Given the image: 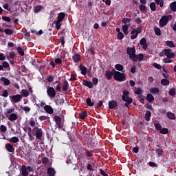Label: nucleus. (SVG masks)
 Returning <instances> with one entry per match:
<instances>
[{
    "label": "nucleus",
    "mask_w": 176,
    "mask_h": 176,
    "mask_svg": "<svg viewBox=\"0 0 176 176\" xmlns=\"http://www.w3.org/2000/svg\"><path fill=\"white\" fill-rule=\"evenodd\" d=\"M113 72H114L115 80H118V82H124L126 80V74L116 71L115 69H113Z\"/></svg>",
    "instance_id": "f257e3e1"
},
{
    "label": "nucleus",
    "mask_w": 176,
    "mask_h": 176,
    "mask_svg": "<svg viewBox=\"0 0 176 176\" xmlns=\"http://www.w3.org/2000/svg\"><path fill=\"white\" fill-rule=\"evenodd\" d=\"M170 20H173V15H163L159 21L160 27H166Z\"/></svg>",
    "instance_id": "f03ea898"
},
{
    "label": "nucleus",
    "mask_w": 176,
    "mask_h": 176,
    "mask_svg": "<svg viewBox=\"0 0 176 176\" xmlns=\"http://www.w3.org/2000/svg\"><path fill=\"white\" fill-rule=\"evenodd\" d=\"M130 21H131V19L130 18H123L122 19V23L124 25H122V31L124 35H129V27H130Z\"/></svg>",
    "instance_id": "7ed1b4c3"
},
{
    "label": "nucleus",
    "mask_w": 176,
    "mask_h": 176,
    "mask_svg": "<svg viewBox=\"0 0 176 176\" xmlns=\"http://www.w3.org/2000/svg\"><path fill=\"white\" fill-rule=\"evenodd\" d=\"M32 171H34V168H32V167L22 165L21 168V173L22 176H28L30 175L29 173H31Z\"/></svg>",
    "instance_id": "20e7f679"
},
{
    "label": "nucleus",
    "mask_w": 176,
    "mask_h": 176,
    "mask_svg": "<svg viewBox=\"0 0 176 176\" xmlns=\"http://www.w3.org/2000/svg\"><path fill=\"white\" fill-rule=\"evenodd\" d=\"M32 131H36L35 136L37 140H42V135H43V131L42 130V128L34 126Z\"/></svg>",
    "instance_id": "39448f33"
},
{
    "label": "nucleus",
    "mask_w": 176,
    "mask_h": 176,
    "mask_svg": "<svg viewBox=\"0 0 176 176\" xmlns=\"http://www.w3.org/2000/svg\"><path fill=\"white\" fill-rule=\"evenodd\" d=\"M47 94L50 98H54V97H56V91L53 87H47Z\"/></svg>",
    "instance_id": "423d86ee"
},
{
    "label": "nucleus",
    "mask_w": 176,
    "mask_h": 176,
    "mask_svg": "<svg viewBox=\"0 0 176 176\" xmlns=\"http://www.w3.org/2000/svg\"><path fill=\"white\" fill-rule=\"evenodd\" d=\"M163 52L168 58H174L175 57V54L172 52V50L170 48L164 49Z\"/></svg>",
    "instance_id": "0eeeda50"
},
{
    "label": "nucleus",
    "mask_w": 176,
    "mask_h": 176,
    "mask_svg": "<svg viewBox=\"0 0 176 176\" xmlns=\"http://www.w3.org/2000/svg\"><path fill=\"white\" fill-rule=\"evenodd\" d=\"M141 32V29H135V28H133L131 32V34H132L131 36V39H135L137 38V36H138V34H140Z\"/></svg>",
    "instance_id": "6e6552de"
},
{
    "label": "nucleus",
    "mask_w": 176,
    "mask_h": 176,
    "mask_svg": "<svg viewBox=\"0 0 176 176\" xmlns=\"http://www.w3.org/2000/svg\"><path fill=\"white\" fill-rule=\"evenodd\" d=\"M105 76L108 80H111L112 79V76L115 78V72H113V69L111 70H107L105 72Z\"/></svg>",
    "instance_id": "1a4fd4ad"
},
{
    "label": "nucleus",
    "mask_w": 176,
    "mask_h": 176,
    "mask_svg": "<svg viewBox=\"0 0 176 176\" xmlns=\"http://www.w3.org/2000/svg\"><path fill=\"white\" fill-rule=\"evenodd\" d=\"M10 97L14 102H19V101H21V98H23V96L20 94L13 95Z\"/></svg>",
    "instance_id": "9d476101"
},
{
    "label": "nucleus",
    "mask_w": 176,
    "mask_h": 176,
    "mask_svg": "<svg viewBox=\"0 0 176 176\" xmlns=\"http://www.w3.org/2000/svg\"><path fill=\"white\" fill-rule=\"evenodd\" d=\"M140 45L142 46V49H144V50H146V49H148V43H146V38H142L140 41Z\"/></svg>",
    "instance_id": "9b49d317"
},
{
    "label": "nucleus",
    "mask_w": 176,
    "mask_h": 176,
    "mask_svg": "<svg viewBox=\"0 0 176 176\" xmlns=\"http://www.w3.org/2000/svg\"><path fill=\"white\" fill-rule=\"evenodd\" d=\"M54 121L56 122V126H58V129H61V117L58 116H55L54 117Z\"/></svg>",
    "instance_id": "f8f14e48"
},
{
    "label": "nucleus",
    "mask_w": 176,
    "mask_h": 176,
    "mask_svg": "<svg viewBox=\"0 0 176 176\" xmlns=\"http://www.w3.org/2000/svg\"><path fill=\"white\" fill-rule=\"evenodd\" d=\"M108 104L109 109H115L118 107V102L116 100H110Z\"/></svg>",
    "instance_id": "ddd939ff"
},
{
    "label": "nucleus",
    "mask_w": 176,
    "mask_h": 176,
    "mask_svg": "<svg viewBox=\"0 0 176 176\" xmlns=\"http://www.w3.org/2000/svg\"><path fill=\"white\" fill-rule=\"evenodd\" d=\"M44 109L47 113H49L50 115H52L54 112V109H53V107L50 105H45L44 107Z\"/></svg>",
    "instance_id": "4468645a"
},
{
    "label": "nucleus",
    "mask_w": 176,
    "mask_h": 176,
    "mask_svg": "<svg viewBox=\"0 0 176 176\" xmlns=\"http://www.w3.org/2000/svg\"><path fill=\"white\" fill-rule=\"evenodd\" d=\"M134 53H135V47H128L126 48V54H128V56H131L132 54H134Z\"/></svg>",
    "instance_id": "2eb2a0df"
},
{
    "label": "nucleus",
    "mask_w": 176,
    "mask_h": 176,
    "mask_svg": "<svg viewBox=\"0 0 176 176\" xmlns=\"http://www.w3.org/2000/svg\"><path fill=\"white\" fill-rule=\"evenodd\" d=\"M72 60L74 63H79V61H80V60H82V57L80 56V54H75L72 56Z\"/></svg>",
    "instance_id": "dca6fc26"
},
{
    "label": "nucleus",
    "mask_w": 176,
    "mask_h": 176,
    "mask_svg": "<svg viewBox=\"0 0 176 176\" xmlns=\"http://www.w3.org/2000/svg\"><path fill=\"white\" fill-rule=\"evenodd\" d=\"M64 19H65V12H60L58 14L56 21H60L61 23L64 21Z\"/></svg>",
    "instance_id": "f3484780"
},
{
    "label": "nucleus",
    "mask_w": 176,
    "mask_h": 176,
    "mask_svg": "<svg viewBox=\"0 0 176 176\" xmlns=\"http://www.w3.org/2000/svg\"><path fill=\"white\" fill-rule=\"evenodd\" d=\"M6 149H7L8 152L12 153L14 151V147H13V144L7 143L6 144Z\"/></svg>",
    "instance_id": "a211bd4d"
},
{
    "label": "nucleus",
    "mask_w": 176,
    "mask_h": 176,
    "mask_svg": "<svg viewBox=\"0 0 176 176\" xmlns=\"http://www.w3.org/2000/svg\"><path fill=\"white\" fill-rule=\"evenodd\" d=\"M79 68H80V71H81V74L82 75H86V74H87V68L85 66H83V65H79Z\"/></svg>",
    "instance_id": "6ab92c4d"
},
{
    "label": "nucleus",
    "mask_w": 176,
    "mask_h": 176,
    "mask_svg": "<svg viewBox=\"0 0 176 176\" xmlns=\"http://www.w3.org/2000/svg\"><path fill=\"white\" fill-rule=\"evenodd\" d=\"M8 120L10 122H14V120H17V114L15 113H12L8 118Z\"/></svg>",
    "instance_id": "aec40b11"
},
{
    "label": "nucleus",
    "mask_w": 176,
    "mask_h": 176,
    "mask_svg": "<svg viewBox=\"0 0 176 176\" xmlns=\"http://www.w3.org/2000/svg\"><path fill=\"white\" fill-rule=\"evenodd\" d=\"M1 82H3L4 86H9L10 85V80L5 77L0 78Z\"/></svg>",
    "instance_id": "412c9836"
},
{
    "label": "nucleus",
    "mask_w": 176,
    "mask_h": 176,
    "mask_svg": "<svg viewBox=\"0 0 176 176\" xmlns=\"http://www.w3.org/2000/svg\"><path fill=\"white\" fill-rule=\"evenodd\" d=\"M82 85L87 87H89V89H93V82H89V80H84L82 82Z\"/></svg>",
    "instance_id": "4be33fe9"
},
{
    "label": "nucleus",
    "mask_w": 176,
    "mask_h": 176,
    "mask_svg": "<svg viewBox=\"0 0 176 176\" xmlns=\"http://www.w3.org/2000/svg\"><path fill=\"white\" fill-rule=\"evenodd\" d=\"M68 87H69V84L68 83V81H67V80H65L63 82V85L62 87L63 91H67V90H68Z\"/></svg>",
    "instance_id": "5701e85b"
},
{
    "label": "nucleus",
    "mask_w": 176,
    "mask_h": 176,
    "mask_svg": "<svg viewBox=\"0 0 176 176\" xmlns=\"http://www.w3.org/2000/svg\"><path fill=\"white\" fill-rule=\"evenodd\" d=\"M151 116H152V113L149 110H146L144 116L145 120H146V122H149V120H151Z\"/></svg>",
    "instance_id": "b1692460"
},
{
    "label": "nucleus",
    "mask_w": 176,
    "mask_h": 176,
    "mask_svg": "<svg viewBox=\"0 0 176 176\" xmlns=\"http://www.w3.org/2000/svg\"><path fill=\"white\" fill-rule=\"evenodd\" d=\"M166 116L168 117V119H170V120H175L176 119L175 114L170 111L166 113Z\"/></svg>",
    "instance_id": "393cba45"
},
{
    "label": "nucleus",
    "mask_w": 176,
    "mask_h": 176,
    "mask_svg": "<svg viewBox=\"0 0 176 176\" xmlns=\"http://www.w3.org/2000/svg\"><path fill=\"white\" fill-rule=\"evenodd\" d=\"M79 118L82 120H85V119H86V118H87V111H81L80 113Z\"/></svg>",
    "instance_id": "a878e982"
},
{
    "label": "nucleus",
    "mask_w": 176,
    "mask_h": 176,
    "mask_svg": "<svg viewBox=\"0 0 176 176\" xmlns=\"http://www.w3.org/2000/svg\"><path fill=\"white\" fill-rule=\"evenodd\" d=\"M47 173L50 176H54L56 174V170H54V168L50 167L47 168Z\"/></svg>",
    "instance_id": "bb28decb"
},
{
    "label": "nucleus",
    "mask_w": 176,
    "mask_h": 176,
    "mask_svg": "<svg viewBox=\"0 0 176 176\" xmlns=\"http://www.w3.org/2000/svg\"><path fill=\"white\" fill-rule=\"evenodd\" d=\"M7 140L8 141H9V142H12L13 144H17V142H19V138H17V136H14Z\"/></svg>",
    "instance_id": "cd10ccee"
},
{
    "label": "nucleus",
    "mask_w": 176,
    "mask_h": 176,
    "mask_svg": "<svg viewBox=\"0 0 176 176\" xmlns=\"http://www.w3.org/2000/svg\"><path fill=\"white\" fill-rule=\"evenodd\" d=\"M56 83H58L57 86L55 87L56 91H58V93H63V91L61 90V87L63 86V84L60 82L56 81Z\"/></svg>",
    "instance_id": "c85d7f7f"
},
{
    "label": "nucleus",
    "mask_w": 176,
    "mask_h": 176,
    "mask_svg": "<svg viewBox=\"0 0 176 176\" xmlns=\"http://www.w3.org/2000/svg\"><path fill=\"white\" fill-rule=\"evenodd\" d=\"M129 58L134 63H137V61H138V56L135 54V53L132 54V55L129 56Z\"/></svg>",
    "instance_id": "c756f323"
},
{
    "label": "nucleus",
    "mask_w": 176,
    "mask_h": 176,
    "mask_svg": "<svg viewBox=\"0 0 176 176\" xmlns=\"http://www.w3.org/2000/svg\"><path fill=\"white\" fill-rule=\"evenodd\" d=\"M169 8L171 12H176V1H173L170 3Z\"/></svg>",
    "instance_id": "7c9ffc66"
},
{
    "label": "nucleus",
    "mask_w": 176,
    "mask_h": 176,
    "mask_svg": "<svg viewBox=\"0 0 176 176\" xmlns=\"http://www.w3.org/2000/svg\"><path fill=\"white\" fill-rule=\"evenodd\" d=\"M14 57H16V54H14V52H10L9 54H7V60H14Z\"/></svg>",
    "instance_id": "2f4dec72"
},
{
    "label": "nucleus",
    "mask_w": 176,
    "mask_h": 176,
    "mask_svg": "<svg viewBox=\"0 0 176 176\" xmlns=\"http://www.w3.org/2000/svg\"><path fill=\"white\" fill-rule=\"evenodd\" d=\"M14 112V108H11V109H6V111L4 112V115L6 116H9L10 113H13Z\"/></svg>",
    "instance_id": "473e14b6"
},
{
    "label": "nucleus",
    "mask_w": 176,
    "mask_h": 176,
    "mask_svg": "<svg viewBox=\"0 0 176 176\" xmlns=\"http://www.w3.org/2000/svg\"><path fill=\"white\" fill-rule=\"evenodd\" d=\"M165 45H166V46H168V47H171V48L175 47V44H174V42H173V41H166L165 42Z\"/></svg>",
    "instance_id": "72a5a7b5"
},
{
    "label": "nucleus",
    "mask_w": 176,
    "mask_h": 176,
    "mask_svg": "<svg viewBox=\"0 0 176 176\" xmlns=\"http://www.w3.org/2000/svg\"><path fill=\"white\" fill-rule=\"evenodd\" d=\"M146 100L148 102H152L155 100V97L151 94H148L146 96Z\"/></svg>",
    "instance_id": "f704fd0d"
},
{
    "label": "nucleus",
    "mask_w": 176,
    "mask_h": 176,
    "mask_svg": "<svg viewBox=\"0 0 176 176\" xmlns=\"http://www.w3.org/2000/svg\"><path fill=\"white\" fill-rule=\"evenodd\" d=\"M41 9H43V7L41 5L35 6L34 9V13H39Z\"/></svg>",
    "instance_id": "c9c22d12"
},
{
    "label": "nucleus",
    "mask_w": 176,
    "mask_h": 176,
    "mask_svg": "<svg viewBox=\"0 0 176 176\" xmlns=\"http://www.w3.org/2000/svg\"><path fill=\"white\" fill-rule=\"evenodd\" d=\"M161 84L163 86H168V85H170V80L166 78H163L162 80H161Z\"/></svg>",
    "instance_id": "e433bc0d"
},
{
    "label": "nucleus",
    "mask_w": 176,
    "mask_h": 176,
    "mask_svg": "<svg viewBox=\"0 0 176 176\" xmlns=\"http://www.w3.org/2000/svg\"><path fill=\"white\" fill-rule=\"evenodd\" d=\"M154 31L155 35H157V36H160V35H162V30H160V28H159L158 27H155Z\"/></svg>",
    "instance_id": "4c0bfd02"
},
{
    "label": "nucleus",
    "mask_w": 176,
    "mask_h": 176,
    "mask_svg": "<svg viewBox=\"0 0 176 176\" xmlns=\"http://www.w3.org/2000/svg\"><path fill=\"white\" fill-rule=\"evenodd\" d=\"M86 104H87L89 107H94V102L91 101L90 98L86 99Z\"/></svg>",
    "instance_id": "58836bf2"
},
{
    "label": "nucleus",
    "mask_w": 176,
    "mask_h": 176,
    "mask_svg": "<svg viewBox=\"0 0 176 176\" xmlns=\"http://www.w3.org/2000/svg\"><path fill=\"white\" fill-rule=\"evenodd\" d=\"M21 93L23 97H28L30 96V92L26 89H22Z\"/></svg>",
    "instance_id": "ea45409f"
},
{
    "label": "nucleus",
    "mask_w": 176,
    "mask_h": 176,
    "mask_svg": "<svg viewBox=\"0 0 176 176\" xmlns=\"http://www.w3.org/2000/svg\"><path fill=\"white\" fill-rule=\"evenodd\" d=\"M55 102H56V105H61V104H64V102H65V100H64V98H60V99L55 100Z\"/></svg>",
    "instance_id": "a19ab883"
},
{
    "label": "nucleus",
    "mask_w": 176,
    "mask_h": 176,
    "mask_svg": "<svg viewBox=\"0 0 176 176\" xmlns=\"http://www.w3.org/2000/svg\"><path fill=\"white\" fill-rule=\"evenodd\" d=\"M139 9L140 12H142V13H145V12L146 11V6H145V4H141L139 6Z\"/></svg>",
    "instance_id": "79ce46f5"
},
{
    "label": "nucleus",
    "mask_w": 176,
    "mask_h": 176,
    "mask_svg": "<svg viewBox=\"0 0 176 176\" xmlns=\"http://www.w3.org/2000/svg\"><path fill=\"white\" fill-rule=\"evenodd\" d=\"M16 51L20 56H24V51L23 50V48L21 47H16Z\"/></svg>",
    "instance_id": "37998d69"
},
{
    "label": "nucleus",
    "mask_w": 176,
    "mask_h": 176,
    "mask_svg": "<svg viewBox=\"0 0 176 176\" xmlns=\"http://www.w3.org/2000/svg\"><path fill=\"white\" fill-rule=\"evenodd\" d=\"M115 68L117 71H120V72H122L123 71V66L121 65V64H116L115 65Z\"/></svg>",
    "instance_id": "c03bdc74"
},
{
    "label": "nucleus",
    "mask_w": 176,
    "mask_h": 176,
    "mask_svg": "<svg viewBox=\"0 0 176 176\" xmlns=\"http://www.w3.org/2000/svg\"><path fill=\"white\" fill-rule=\"evenodd\" d=\"M29 124L31 127H36V122H35V120L34 118H31L29 122Z\"/></svg>",
    "instance_id": "a18cd8bd"
},
{
    "label": "nucleus",
    "mask_w": 176,
    "mask_h": 176,
    "mask_svg": "<svg viewBox=\"0 0 176 176\" xmlns=\"http://www.w3.org/2000/svg\"><path fill=\"white\" fill-rule=\"evenodd\" d=\"M160 134H168V129L162 128L160 130Z\"/></svg>",
    "instance_id": "49530a36"
},
{
    "label": "nucleus",
    "mask_w": 176,
    "mask_h": 176,
    "mask_svg": "<svg viewBox=\"0 0 176 176\" xmlns=\"http://www.w3.org/2000/svg\"><path fill=\"white\" fill-rule=\"evenodd\" d=\"M3 32H5L6 35H12V34H13V30L7 28L3 30Z\"/></svg>",
    "instance_id": "de8ad7c7"
},
{
    "label": "nucleus",
    "mask_w": 176,
    "mask_h": 176,
    "mask_svg": "<svg viewBox=\"0 0 176 176\" xmlns=\"http://www.w3.org/2000/svg\"><path fill=\"white\" fill-rule=\"evenodd\" d=\"M150 9L152 12H155V10H156V3H155V2L150 3Z\"/></svg>",
    "instance_id": "09e8293b"
},
{
    "label": "nucleus",
    "mask_w": 176,
    "mask_h": 176,
    "mask_svg": "<svg viewBox=\"0 0 176 176\" xmlns=\"http://www.w3.org/2000/svg\"><path fill=\"white\" fill-rule=\"evenodd\" d=\"M122 99L126 98V97H129V94H130V93L129 92V91L127 90H124L122 92Z\"/></svg>",
    "instance_id": "8fccbe9b"
},
{
    "label": "nucleus",
    "mask_w": 176,
    "mask_h": 176,
    "mask_svg": "<svg viewBox=\"0 0 176 176\" xmlns=\"http://www.w3.org/2000/svg\"><path fill=\"white\" fill-rule=\"evenodd\" d=\"M160 90H159V88L157 87H155V88H152L151 90H150V92L152 94H156L157 93H159Z\"/></svg>",
    "instance_id": "3c124183"
},
{
    "label": "nucleus",
    "mask_w": 176,
    "mask_h": 176,
    "mask_svg": "<svg viewBox=\"0 0 176 176\" xmlns=\"http://www.w3.org/2000/svg\"><path fill=\"white\" fill-rule=\"evenodd\" d=\"M31 32H32V34H36V35H42V34H43V30H40L38 32H36L35 30H32Z\"/></svg>",
    "instance_id": "603ef678"
},
{
    "label": "nucleus",
    "mask_w": 176,
    "mask_h": 176,
    "mask_svg": "<svg viewBox=\"0 0 176 176\" xmlns=\"http://www.w3.org/2000/svg\"><path fill=\"white\" fill-rule=\"evenodd\" d=\"M49 163V158L47 157H44L42 158V164L45 165Z\"/></svg>",
    "instance_id": "864d4df0"
},
{
    "label": "nucleus",
    "mask_w": 176,
    "mask_h": 176,
    "mask_svg": "<svg viewBox=\"0 0 176 176\" xmlns=\"http://www.w3.org/2000/svg\"><path fill=\"white\" fill-rule=\"evenodd\" d=\"M55 63L57 64L58 65H61L63 64V60L60 58H56L54 60Z\"/></svg>",
    "instance_id": "5fc2aeb1"
},
{
    "label": "nucleus",
    "mask_w": 176,
    "mask_h": 176,
    "mask_svg": "<svg viewBox=\"0 0 176 176\" xmlns=\"http://www.w3.org/2000/svg\"><path fill=\"white\" fill-rule=\"evenodd\" d=\"M155 152L158 156H162V155H163V148H157Z\"/></svg>",
    "instance_id": "6e6d98bb"
},
{
    "label": "nucleus",
    "mask_w": 176,
    "mask_h": 176,
    "mask_svg": "<svg viewBox=\"0 0 176 176\" xmlns=\"http://www.w3.org/2000/svg\"><path fill=\"white\" fill-rule=\"evenodd\" d=\"M39 120H41V122H43V120H49V119H50V118L47 117V116H41L38 118Z\"/></svg>",
    "instance_id": "4d7b16f0"
},
{
    "label": "nucleus",
    "mask_w": 176,
    "mask_h": 176,
    "mask_svg": "<svg viewBox=\"0 0 176 176\" xmlns=\"http://www.w3.org/2000/svg\"><path fill=\"white\" fill-rule=\"evenodd\" d=\"M169 96H171L172 97H174L175 96V89L174 88H172L169 91H168Z\"/></svg>",
    "instance_id": "13d9d810"
},
{
    "label": "nucleus",
    "mask_w": 176,
    "mask_h": 176,
    "mask_svg": "<svg viewBox=\"0 0 176 176\" xmlns=\"http://www.w3.org/2000/svg\"><path fill=\"white\" fill-rule=\"evenodd\" d=\"M2 20H3V21H6L7 23H10L12 21V19L9 16H2Z\"/></svg>",
    "instance_id": "bf43d9fd"
},
{
    "label": "nucleus",
    "mask_w": 176,
    "mask_h": 176,
    "mask_svg": "<svg viewBox=\"0 0 176 176\" xmlns=\"http://www.w3.org/2000/svg\"><path fill=\"white\" fill-rule=\"evenodd\" d=\"M164 63H165V64H170V63H173V60H171V58H165L163 60Z\"/></svg>",
    "instance_id": "052dcab7"
},
{
    "label": "nucleus",
    "mask_w": 176,
    "mask_h": 176,
    "mask_svg": "<svg viewBox=\"0 0 176 176\" xmlns=\"http://www.w3.org/2000/svg\"><path fill=\"white\" fill-rule=\"evenodd\" d=\"M0 130L2 133H6L8 128H6V126L5 125H1Z\"/></svg>",
    "instance_id": "680f3d73"
},
{
    "label": "nucleus",
    "mask_w": 176,
    "mask_h": 176,
    "mask_svg": "<svg viewBox=\"0 0 176 176\" xmlns=\"http://www.w3.org/2000/svg\"><path fill=\"white\" fill-rule=\"evenodd\" d=\"M117 36H118V39H119V41H122V39H123L124 38V35L122 32L118 33Z\"/></svg>",
    "instance_id": "e2e57ef3"
},
{
    "label": "nucleus",
    "mask_w": 176,
    "mask_h": 176,
    "mask_svg": "<svg viewBox=\"0 0 176 176\" xmlns=\"http://www.w3.org/2000/svg\"><path fill=\"white\" fill-rule=\"evenodd\" d=\"M47 80V82H53V80H54V76L48 75Z\"/></svg>",
    "instance_id": "0e129e2a"
},
{
    "label": "nucleus",
    "mask_w": 176,
    "mask_h": 176,
    "mask_svg": "<svg viewBox=\"0 0 176 176\" xmlns=\"http://www.w3.org/2000/svg\"><path fill=\"white\" fill-rule=\"evenodd\" d=\"M155 128L157 130L160 131L162 130V125L159 123H155L154 124Z\"/></svg>",
    "instance_id": "69168bd1"
},
{
    "label": "nucleus",
    "mask_w": 176,
    "mask_h": 176,
    "mask_svg": "<svg viewBox=\"0 0 176 176\" xmlns=\"http://www.w3.org/2000/svg\"><path fill=\"white\" fill-rule=\"evenodd\" d=\"M55 27L56 30H60V28H61V22H60L59 21H56Z\"/></svg>",
    "instance_id": "338daca9"
},
{
    "label": "nucleus",
    "mask_w": 176,
    "mask_h": 176,
    "mask_svg": "<svg viewBox=\"0 0 176 176\" xmlns=\"http://www.w3.org/2000/svg\"><path fill=\"white\" fill-rule=\"evenodd\" d=\"M153 67L156 68L157 69H162V65H160V64H157L156 63H153Z\"/></svg>",
    "instance_id": "774afa93"
}]
</instances>
